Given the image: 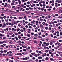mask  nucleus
Listing matches in <instances>:
<instances>
[{"label":"nucleus","mask_w":62,"mask_h":62,"mask_svg":"<svg viewBox=\"0 0 62 62\" xmlns=\"http://www.w3.org/2000/svg\"><path fill=\"white\" fill-rule=\"evenodd\" d=\"M6 26V23H3V24L2 25L3 27L4 28L5 26Z\"/></svg>","instance_id":"1"},{"label":"nucleus","mask_w":62,"mask_h":62,"mask_svg":"<svg viewBox=\"0 0 62 62\" xmlns=\"http://www.w3.org/2000/svg\"><path fill=\"white\" fill-rule=\"evenodd\" d=\"M16 55H22V54L21 53H17L16 54Z\"/></svg>","instance_id":"2"},{"label":"nucleus","mask_w":62,"mask_h":62,"mask_svg":"<svg viewBox=\"0 0 62 62\" xmlns=\"http://www.w3.org/2000/svg\"><path fill=\"white\" fill-rule=\"evenodd\" d=\"M10 13H11V14H13V13H15V12L13 11H11V10H10Z\"/></svg>","instance_id":"3"},{"label":"nucleus","mask_w":62,"mask_h":62,"mask_svg":"<svg viewBox=\"0 0 62 62\" xmlns=\"http://www.w3.org/2000/svg\"><path fill=\"white\" fill-rule=\"evenodd\" d=\"M14 38H16V40H19L18 38V37L15 36Z\"/></svg>","instance_id":"4"},{"label":"nucleus","mask_w":62,"mask_h":62,"mask_svg":"<svg viewBox=\"0 0 62 62\" xmlns=\"http://www.w3.org/2000/svg\"><path fill=\"white\" fill-rule=\"evenodd\" d=\"M20 15L21 17H23L24 16V14H20Z\"/></svg>","instance_id":"5"},{"label":"nucleus","mask_w":62,"mask_h":62,"mask_svg":"<svg viewBox=\"0 0 62 62\" xmlns=\"http://www.w3.org/2000/svg\"><path fill=\"white\" fill-rule=\"evenodd\" d=\"M46 53H45L44 54H43V55H42V56L44 57V56H46Z\"/></svg>","instance_id":"6"},{"label":"nucleus","mask_w":62,"mask_h":62,"mask_svg":"<svg viewBox=\"0 0 62 62\" xmlns=\"http://www.w3.org/2000/svg\"><path fill=\"white\" fill-rule=\"evenodd\" d=\"M28 62H33V61L32 60L30 59V60H28Z\"/></svg>","instance_id":"7"},{"label":"nucleus","mask_w":62,"mask_h":62,"mask_svg":"<svg viewBox=\"0 0 62 62\" xmlns=\"http://www.w3.org/2000/svg\"><path fill=\"white\" fill-rule=\"evenodd\" d=\"M33 55H34V56H35L36 57H38V55H37V54H36L35 53H34V54Z\"/></svg>","instance_id":"8"},{"label":"nucleus","mask_w":62,"mask_h":62,"mask_svg":"<svg viewBox=\"0 0 62 62\" xmlns=\"http://www.w3.org/2000/svg\"><path fill=\"white\" fill-rule=\"evenodd\" d=\"M38 59H42V57L41 56H39L38 57Z\"/></svg>","instance_id":"9"},{"label":"nucleus","mask_w":62,"mask_h":62,"mask_svg":"<svg viewBox=\"0 0 62 62\" xmlns=\"http://www.w3.org/2000/svg\"><path fill=\"white\" fill-rule=\"evenodd\" d=\"M34 8L35 10H37L38 9V7H37L36 6L34 7Z\"/></svg>","instance_id":"10"},{"label":"nucleus","mask_w":62,"mask_h":62,"mask_svg":"<svg viewBox=\"0 0 62 62\" xmlns=\"http://www.w3.org/2000/svg\"><path fill=\"white\" fill-rule=\"evenodd\" d=\"M18 2L19 4H21V1H20V0H18Z\"/></svg>","instance_id":"11"},{"label":"nucleus","mask_w":62,"mask_h":62,"mask_svg":"<svg viewBox=\"0 0 62 62\" xmlns=\"http://www.w3.org/2000/svg\"><path fill=\"white\" fill-rule=\"evenodd\" d=\"M13 23L14 24H17V23L14 21L13 22Z\"/></svg>","instance_id":"12"},{"label":"nucleus","mask_w":62,"mask_h":62,"mask_svg":"<svg viewBox=\"0 0 62 62\" xmlns=\"http://www.w3.org/2000/svg\"><path fill=\"white\" fill-rule=\"evenodd\" d=\"M45 25L46 26H49V25L47 24V23H45Z\"/></svg>","instance_id":"13"},{"label":"nucleus","mask_w":62,"mask_h":62,"mask_svg":"<svg viewBox=\"0 0 62 62\" xmlns=\"http://www.w3.org/2000/svg\"><path fill=\"white\" fill-rule=\"evenodd\" d=\"M46 60H48V57H46L45 58Z\"/></svg>","instance_id":"14"},{"label":"nucleus","mask_w":62,"mask_h":62,"mask_svg":"<svg viewBox=\"0 0 62 62\" xmlns=\"http://www.w3.org/2000/svg\"><path fill=\"white\" fill-rule=\"evenodd\" d=\"M58 18H59V19H62V16H59Z\"/></svg>","instance_id":"15"},{"label":"nucleus","mask_w":62,"mask_h":62,"mask_svg":"<svg viewBox=\"0 0 62 62\" xmlns=\"http://www.w3.org/2000/svg\"><path fill=\"white\" fill-rule=\"evenodd\" d=\"M51 31L52 33H53L54 32V30L53 29Z\"/></svg>","instance_id":"16"},{"label":"nucleus","mask_w":62,"mask_h":62,"mask_svg":"<svg viewBox=\"0 0 62 62\" xmlns=\"http://www.w3.org/2000/svg\"><path fill=\"white\" fill-rule=\"evenodd\" d=\"M5 21L6 22H8V19H5Z\"/></svg>","instance_id":"17"},{"label":"nucleus","mask_w":62,"mask_h":62,"mask_svg":"<svg viewBox=\"0 0 62 62\" xmlns=\"http://www.w3.org/2000/svg\"><path fill=\"white\" fill-rule=\"evenodd\" d=\"M8 2V3H10L11 2V1L9 0H8L7 1Z\"/></svg>","instance_id":"18"},{"label":"nucleus","mask_w":62,"mask_h":62,"mask_svg":"<svg viewBox=\"0 0 62 62\" xmlns=\"http://www.w3.org/2000/svg\"><path fill=\"white\" fill-rule=\"evenodd\" d=\"M34 36L35 37H38V34H34Z\"/></svg>","instance_id":"19"},{"label":"nucleus","mask_w":62,"mask_h":62,"mask_svg":"<svg viewBox=\"0 0 62 62\" xmlns=\"http://www.w3.org/2000/svg\"><path fill=\"white\" fill-rule=\"evenodd\" d=\"M11 6H13V5H14V3H11Z\"/></svg>","instance_id":"20"},{"label":"nucleus","mask_w":62,"mask_h":62,"mask_svg":"<svg viewBox=\"0 0 62 62\" xmlns=\"http://www.w3.org/2000/svg\"><path fill=\"white\" fill-rule=\"evenodd\" d=\"M45 29H46V30H47L48 29V27H45Z\"/></svg>","instance_id":"21"},{"label":"nucleus","mask_w":62,"mask_h":62,"mask_svg":"<svg viewBox=\"0 0 62 62\" xmlns=\"http://www.w3.org/2000/svg\"><path fill=\"white\" fill-rule=\"evenodd\" d=\"M20 30V28L17 29V32H18V31Z\"/></svg>","instance_id":"22"},{"label":"nucleus","mask_w":62,"mask_h":62,"mask_svg":"<svg viewBox=\"0 0 62 62\" xmlns=\"http://www.w3.org/2000/svg\"><path fill=\"white\" fill-rule=\"evenodd\" d=\"M27 36L28 37H30V34H27Z\"/></svg>","instance_id":"23"},{"label":"nucleus","mask_w":62,"mask_h":62,"mask_svg":"<svg viewBox=\"0 0 62 62\" xmlns=\"http://www.w3.org/2000/svg\"><path fill=\"white\" fill-rule=\"evenodd\" d=\"M62 54V53H59V54L61 55H60L62 57V54Z\"/></svg>","instance_id":"24"},{"label":"nucleus","mask_w":62,"mask_h":62,"mask_svg":"<svg viewBox=\"0 0 62 62\" xmlns=\"http://www.w3.org/2000/svg\"><path fill=\"white\" fill-rule=\"evenodd\" d=\"M50 60H51L52 61H53L54 60V59H53L52 58H51L50 59Z\"/></svg>","instance_id":"25"},{"label":"nucleus","mask_w":62,"mask_h":62,"mask_svg":"<svg viewBox=\"0 0 62 62\" xmlns=\"http://www.w3.org/2000/svg\"><path fill=\"white\" fill-rule=\"evenodd\" d=\"M8 23L9 24V25H11V23H10L8 22Z\"/></svg>","instance_id":"26"},{"label":"nucleus","mask_w":62,"mask_h":62,"mask_svg":"<svg viewBox=\"0 0 62 62\" xmlns=\"http://www.w3.org/2000/svg\"><path fill=\"white\" fill-rule=\"evenodd\" d=\"M15 35L16 36H18V33H16L15 34Z\"/></svg>","instance_id":"27"},{"label":"nucleus","mask_w":62,"mask_h":62,"mask_svg":"<svg viewBox=\"0 0 62 62\" xmlns=\"http://www.w3.org/2000/svg\"><path fill=\"white\" fill-rule=\"evenodd\" d=\"M49 43H46V46H48V45H49Z\"/></svg>","instance_id":"28"},{"label":"nucleus","mask_w":62,"mask_h":62,"mask_svg":"<svg viewBox=\"0 0 62 62\" xmlns=\"http://www.w3.org/2000/svg\"><path fill=\"white\" fill-rule=\"evenodd\" d=\"M19 19H21L23 18V17H19Z\"/></svg>","instance_id":"29"},{"label":"nucleus","mask_w":62,"mask_h":62,"mask_svg":"<svg viewBox=\"0 0 62 62\" xmlns=\"http://www.w3.org/2000/svg\"><path fill=\"white\" fill-rule=\"evenodd\" d=\"M56 54V52L55 53H52V54Z\"/></svg>","instance_id":"30"},{"label":"nucleus","mask_w":62,"mask_h":62,"mask_svg":"<svg viewBox=\"0 0 62 62\" xmlns=\"http://www.w3.org/2000/svg\"><path fill=\"white\" fill-rule=\"evenodd\" d=\"M38 34L39 35H41V32H39Z\"/></svg>","instance_id":"31"},{"label":"nucleus","mask_w":62,"mask_h":62,"mask_svg":"<svg viewBox=\"0 0 62 62\" xmlns=\"http://www.w3.org/2000/svg\"><path fill=\"white\" fill-rule=\"evenodd\" d=\"M20 31L21 32H23V30L22 29H21L20 30Z\"/></svg>","instance_id":"32"},{"label":"nucleus","mask_w":62,"mask_h":62,"mask_svg":"<svg viewBox=\"0 0 62 62\" xmlns=\"http://www.w3.org/2000/svg\"><path fill=\"white\" fill-rule=\"evenodd\" d=\"M6 11H10V10L9 9H6Z\"/></svg>","instance_id":"33"},{"label":"nucleus","mask_w":62,"mask_h":62,"mask_svg":"<svg viewBox=\"0 0 62 62\" xmlns=\"http://www.w3.org/2000/svg\"><path fill=\"white\" fill-rule=\"evenodd\" d=\"M42 24L43 25H45V22H43Z\"/></svg>","instance_id":"34"},{"label":"nucleus","mask_w":62,"mask_h":62,"mask_svg":"<svg viewBox=\"0 0 62 62\" xmlns=\"http://www.w3.org/2000/svg\"><path fill=\"white\" fill-rule=\"evenodd\" d=\"M50 45H52L53 43H52V42H50Z\"/></svg>","instance_id":"35"},{"label":"nucleus","mask_w":62,"mask_h":62,"mask_svg":"<svg viewBox=\"0 0 62 62\" xmlns=\"http://www.w3.org/2000/svg\"><path fill=\"white\" fill-rule=\"evenodd\" d=\"M4 19H6V16H4L3 17Z\"/></svg>","instance_id":"36"},{"label":"nucleus","mask_w":62,"mask_h":62,"mask_svg":"<svg viewBox=\"0 0 62 62\" xmlns=\"http://www.w3.org/2000/svg\"><path fill=\"white\" fill-rule=\"evenodd\" d=\"M4 53H6L7 52V51L6 50H4Z\"/></svg>","instance_id":"37"},{"label":"nucleus","mask_w":62,"mask_h":62,"mask_svg":"<svg viewBox=\"0 0 62 62\" xmlns=\"http://www.w3.org/2000/svg\"><path fill=\"white\" fill-rule=\"evenodd\" d=\"M9 16H7V19H9Z\"/></svg>","instance_id":"38"},{"label":"nucleus","mask_w":62,"mask_h":62,"mask_svg":"<svg viewBox=\"0 0 62 62\" xmlns=\"http://www.w3.org/2000/svg\"><path fill=\"white\" fill-rule=\"evenodd\" d=\"M49 53L50 54H52V53L50 51H49Z\"/></svg>","instance_id":"39"},{"label":"nucleus","mask_w":62,"mask_h":62,"mask_svg":"<svg viewBox=\"0 0 62 62\" xmlns=\"http://www.w3.org/2000/svg\"><path fill=\"white\" fill-rule=\"evenodd\" d=\"M25 53V54H27V52H24Z\"/></svg>","instance_id":"40"},{"label":"nucleus","mask_w":62,"mask_h":62,"mask_svg":"<svg viewBox=\"0 0 62 62\" xmlns=\"http://www.w3.org/2000/svg\"><path fill=\"white\" fill-rule=\"evenodd\" d=\"M13 18L14 19H17V18H16V17H14Z\"/></svg>","instance_id":"41"},{"label":"nucleus","mask_w":62,"mask_h":62,"mask_svg":"<svg viewBox=\"0 0 62 62\" xmlns=\"http://www.w3.org/2000/svg\"><path fill=\"white\" fill-rule=\"evenodd\" d=\"M53 38H54V39H56V38H57V37L56 36H54V37Z\"/></svg>","instance_id":"42"},{"label":"nucleus","mask_w":62,"mask_h":62,"mask_svg":"<svg viewBox=\"0 0 62 62\" xmlns=\"http://www.w3.org/2000/svg\"><path fill=\"white\" fill-rule=\"evenodd\" d=\"M41 40L43 41H44V40H45L44 39H41Z\"/></svg>","instance_id":"43"},{"label":"nucleus","mask_w":62,"mask_h":62,"mask_svg":"<svg viewBox=\"0 0 62 62\" xmlns=\"http://www.w3.org/2000/svg\"><path fill=\"white\" fill-rule=\"evenodd\" d=\"M3 43H7V41H3Z\"/></svg>","instance_id":"44"},{"label":"nucleus","mask_w":62,"mask_h":62,"mask_svg":"<svg viewBox=\"0 0 62 62\" xmlns=\"http://www.w3.org/2000/svg\"><path fill=\"white\" fill-rule=\"evenodd\" d=\"M21 6H22V7H24V5L23 4H22Z\"/></svg>","instance_id":"45"},{"label":"nucleus","mask_w":62,"mask_h":62,"mask_svg":"<svg viewBox=\"0 0 62 62\" xmlns=\"http://www.w3.org/2000/svg\"><path fill=\"white\" fill-rule=\"evenodd\" d=\"M1 32L2 33H4V30H2L1 31Z\"/></svg>","instance_id":"46"},{"label":"nucleus","mask_w":62,"mask_h":62,"mask_svg":"<svg viewBox=\"0 0 62 62\" xmlns=\"http://www.w3.org/2000/svg\"><path fill=\"white\" fill-rule=\"evenodd\" d=\"M15 29L14 28H13L12 29V31H13Z\"/></svg>","instance_id":"47"},{"label":"nucleus","mask_w":62,"mask_h":62,"mask_svg":"<svg viewBox=\"0 0 62 62\" xmlns=\"http://www.w3.org/2000/svg\"><path fill=\"white\" fill-rule=\"evenodd\" d=\"M40 27H42L43 26V25H42V24H40Z\"/></svg>","instance_id":"48"},{"label":"nucleus","mask_w":62,"mask_h":62,"mask_svg":"<svg viewBox=\"0 0 62 62\" xmlns=\"http://www.w3.org/2000/svg\"><path fill=\"white\" fill-rule=\"evenodd\" d=\"M35 61L36 62H38L39 61H38V59H36Z\"/></svg>","instance_id":"49"},{"label":"nucleus","mask_w":62,"mask_h":62,"mask_svg":"<svg viewBox=\"0 0 62 62\" xmlns=\"http://www.w3.org/2000/svg\"><path fill=\"white\" fill-rule=\"evenodd\" d=\"M9 62H13V61L12 60H10L9 61Z\"/></svg>","instance_id":"50"},{"label":"nucleus","mask_w":62,"mask_h":62,"mask_svg":"<svg viewBox=\"0 0 62 62\" xmlns=\"http://www.w3.org/2000/svg\"><path fill=\"white\" fill-rule=\"evenodd\" d=\"M45 52L46 53H48V50H46Z\"/></svg>","instance_id":"51"},{"label":"nucleus","mask_w":62,"mask_h":62,"mask_svg":"<svg viewBox=\"0 0 62 62\" xmlns=\"http://www.w3.org/2000/svg\"><path fill=\"white\" fill-rule=\"evenodd\" d=\"M29 55V56L31 57H33V56H32V55Z\"/></svg>","instance_id":"52"},{"label":"nucleus","mask_w":62,"mask_h":62,"mask_svg":"<svg viewBox=\"0 0 62 62\" xmlns=\"http://www.w3.org/2000/svg\"><path fill=\"white\" fill-rule=\"evenodd\" d=\"M21 32H20V31H19L18 32V34H19V35H20V34H21Z\"/></svg>","instance_id":"53"},{"label":"nucleus","mask_w":62,"mask_h":62,"mask_svg":"<svg viewBox=\"0 0 62 62\" xmlns=\"http://www.w3.org/2000/svg\"><path fill=\"white\" fill-rule=\"evenodd\" d=\"M12 2H13L12 3H15V0H13L12 1Z\"/></svg>","instance_id":"54"},{"label":"nucleus","mask_w":62,"mask_h":62,"mask_svg":"<svg viewBox=\"0 0 62 62\" xmlns=\"http://www.w3.org/2000/svg\"><path fill=\"white\" fill-rule=\"evenodd\" d=\"M34 43H37V41H35L34 42Z\"/></svg>","instance_id":"55"},{"label":"nucleus","mask_w":62,"mask_h":62,"mask_svg":"<svg viewBox=\"0 0 62 62\" xmlns=\"http://www.w3.org/2000/svg\"><path fill=\"white\" fill-rule=\"evenodd\" d=\"M18 38H19V39H20L21 38V37L20 36H18Z\"/></svg>","instance_id":"56"},{"label":"nucleus","mask_w":62,"mask_h":62,"mask_svg":"<svg viewBox=\"0 0 62 62\" xmlns=\"http://www.w3.org/2000/svg\"><path fill=\"white\" fill-rule=\"evenodd\" d=\"M55 33H57V34H58L59 33V32L58 31H57Z\"/></svg>","instance_id":"57"},{"label":"nucleus","mask_w":62,"mask_h":62,"mask_svg":"<svg viewBox=\"0 0 62 62\" xmlns=\"http://www.w3.org/2000/svg\"><path fill=\"white\" fill-rule=\"evenodd\" d=\"M58 25H60V24H61V23H60L59 22L58 23Z\"/></svg>","instance_id":"58"},{"label":"nucleus","mask_w":62,"mask_h":62,"mask_svg":"<svg viewBox=\"0 0 62 62\" xmlns=\"http://www.w3.org/2000/svg\"><path fill=\"white\" fill-rule=\"evenodd\" d=\"M1 15H2V16H4V15L5 14H4L3 13H2L1 14Z\"/></svg>","instance_id":"59"},{"label":"nucleus","mask_w":62,"mask_h":62,"mask_svg":"<svg viewBox=\"0 0 62 62\" xmlns=\"http://www.w3.org/2000/svg\"><path fill=\"white\" fill-rule=\"evenodd\" d=\"M3 25V24H0V27H2V25Z\"/></svg>","instance_id":"60"},{"label":"nucleus","mask_w":62,"mask_h":62,"mask_svg":"<svg viewBox=\"0 0 62 62\" xmlns=\"http://www.w3.org/2000/svg\"><path fill=\"white\" fill-rule=\"evenodd\" d=\"M55 16H58V15L57 14H56L55 15Z\"/></svg>","instance_id":"61"},{"label":"nucleus","mask_w":62,"mask_h":62,"mask_svg":"<svg viewBox=\"0 0 62 62\" xmlns=\"http://www.w3.org/2000/svg\"><path fill=\"white\" fill-rule=\"evenodd\" d=\"M53 34L54 35H56V33H54Z\"/></svg>","instance_id":"62"},{"label":"nucleus","mask_w":62,"mask_h":62,"mask_svg":"<svg viewBox=\"0 0 62 62\" xmlns=\"http://www.w3.org/2000/svg\"><path fill=\"white\" fill-rule=\"evenodd\" d=\"M53 27H55V24H53Z\"/></svg>","instance_id":"63"},{"label":"nucleus","mask_w":62,"mask_h":62,"mask_svg":"<svg viewBox=\"0 0 62 62\" xmlns=\"http://www.w3.org/2000/svg\"><path fill=\"white\" fill-rule=\"evenodd\" d=\"M60 36H62V32H60Z\"/></svg>","instance_id":"64"}]
</instances>
